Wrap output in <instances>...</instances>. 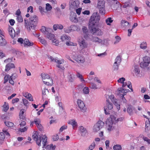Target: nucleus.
<instances>
[{"label":"nucleus","mask_w":150,"mask_h":150,"mask_svg":"<svg viewBox=\"0 0 150 150\" xmlns=\"http://www.w3.org/2000/svg\"><path fill=\"white\" fill-rule=\"evenodd\" d=\"M70 20L71 22L74 23H76L78 22V19L75 13L74 12H71L70 16Z\"/></svg>","instance_id":"18"},{"label":"nucleus","mask_w":150,"mask_h":150,"mask_svg":"<svg viewBox=\"0 0 150 150\" xmlns=\"http://www.w3.org/2000/svg\"><path fill=\"white\" fill-rule=\"evenodd\" d=\"M2 107V111L5 112H6L8 109V105L6 102L4 103Z\"/></svg>","instance_id":"42"},{"label":"nucleus","mask_w":150,"mask_h":150,"mask_svg":"<svg viewBox=\"0 0 150 150\" xmlns=\"http://www.w3.org/2000/svg\"><path fill=\"white\" fill-rule=\"evenodd\" d=\"M150 63V57L145 56L143 58V61L140 63V66L141 68H144L148 66Z\"/></svg>","instance_id":"10"},{"label":"nucleus","mask_w":150,"mask_h":150,"mask_svg":"<svg viewBox=\"0 0 150 150\" xmlns=\"http://www.w3.org/2000/svg\"><path fill=\"white\" fill-rule=\"evenodd\" d=\"M96 146V144L94 142L92 143L91 145L89 146L88 149L90 150H93L94 148Z\"/></svg>","instance_id":"52"},{"label":"nucleus","mask_w":150,"mask_h":150,"mask_svg":"<svg viewBox=\"0 0 150 150\" xmlns=\"http://www.w3.org/2000/svg\"><path fill=\"white\" fill-rule=\"evenodd\" d=\"M127 111L129 115H131L132 114V106H129L127 108Z\"/></svg>","instance_id":"43"},{"label":"nucleus","mask_w":150,"mask_h":150,"mask_svg":"<svg viewBox=\"0 0 150 150\" xmlns=\"http://www.w3.org/2000/svg\"><path fill=\"white\" fill-rule=\"evenodd\" d=\"M82 10V8H81L79 7L78 8H76V9H75V11L76 13L78 15H79L80 14Z\"/></svg>","instance_id":"56"},{"label":"nucleus","mask_w":150,"mask_h":150,"mask_svg":"<svg viewBox=\"0 0 150 150\" xmlns=\"http://www.w3.org/2000/svg\"><path fill=\"white\" fill-rule=\"evenodd\" d=\"M5 123L7 126L9 127H12L14 125L13 123L10 122H6Z\"/></svg>","instance_id":"49"},{"label":"nucleus","mask_w":150,"mask_h":150,"mask_svg":"<svg viewBox=\"0 0 150 150\" xmlns=\"http://www.w3.org/2000/svg\"><path fill=\"white\" fill-rule=\"evenodd\" d=\"M17 20L19 22H22L23 21V18L21 16H17Z\"/></svg>","instance_id":"58"},{"label":"nucleus","mask_w":150,"mask_h":150,"mask_svg":"<svg viewBox=\"0 0 150 150\" xmlns=\"http://www.w3.org/2000/svg\"><path fill=\"white\" fill-rule=\"evenodd\" d=\"M24 41L23 39L21 38H19L17 40L18 42L20 43L22 46H23Z\"/></svg>","instance_id":"55"},{"label":"nucleus","mask_w":150,"mask_h":150,"mask_svg":"<svg viewBox=\"0 0 150 150\" xmlns=\"http://www.w3.org/2000/svg\"><path fill=\"white\" fill-rule=\"evenodd\" d=\"M79 0L71 1L70 2L69 9L71 11H74L75 9L79 7Z\"/></svg>","instance_id":"9"},{"label":"nucleus","mask_w":150,"mask_h":150,"mask_svg":"<svg viewBox=\"0 0 150 150\" xmlns=\"http://www.w3.org/2000/svg\"><path fill=\"white\" fill-rule=\"evenodd\" d=\"M100 19V16L97 12L94 13L89 22V26L91 31L93 34L96 33L97 35H102L101 30L98 28L96 27V23Z\"/></svg>","instance_id":"1"},{"label":"nucleus","mask_w":150,"mask_h":150,"mask_svg":"<svg viewBox=\"0 0 150 150\" xmlns=\"http://www.w3.org/2000/svg\"><path fill=\"white\" fill-rule=\"evenodd\" d=\"M117 118L116 117V116L111 115L110 117L108 118V119L111 120V121L114 123H116L117 122Z\"/></svg>","instance_id":"32"},{"label":"nucleus","mask_w":150,"mask_h":150,"mask_svg":"<svg viewBox=\"0 0 150 150\" xmlns=\"http://www.w3.org/2000/svg\"><path fill=\"white\" fill-rule=\"evenodd\" d=\"M25 112V110L24 109H21V110L19 113V117L21 119H24L25 118V115L24 113Z\"/></svg>","instance_id":"36"},{"label":"nucleus","mask_w":150,"mask_h":150,"mask_svg":"<svg viewBox=\"0 0 150 150\" xmlns=\"http://www.w3.org/2000/svg\"><path fill=\"white\" fill-rule=\"evenodd\" d=\"M123 84L122 85V87H125L127 86L131 90V91H133V90L132 88V86L131 84V83L130 81H128L127 83L125 82L124 83V82H123V83H122Z\"/></svg>","instance_id":"28"},{"label":"nucleus","mask_w":150,"mask_h":150,"mask_svg":"<svg viewBox=\"0 0 150 150\" xmlns=\"http://www.w3.org/2000/svg\"><path fill=\"white\" fill-rule=\"evenodd\" d=\"M113 148L114 150H121L122 147L120 145L116 144L113 146Z\"/></svg>","instance_id":"41"},{"label":"nucleus","mask_w":150,"mask_h":150,"mask_svg":"<svg viewBox=\"0 0 150 150\" xmlns=\"http://www.w3.org/2000/svg\"><path fill=\"white\" fill-rule=\"evenodd\" d=\"M61 39L62 41H67L70 40V37L65 35H63L61 37Z\"/></svg>","instance_id":"33"},{"label":"nucleus","mask_w":150,"mask_h":150,"mask_svg":"<svg viewBox=\"0 0 150 150\" xmlns=\"http://www.w3.org/2000/svg\"><path fill=\"white\" fill-rule=\"evenodd\" d=\"M48 59H50L52 61L56 62L58 64L56 66L57 67L62 69H64V67L61 65V64H63L64 62V61L63 59H58L57 57L53 58L51 56H48Z\"/></svg>","instance_id":"5"},{"label":"nucleus","mask_w":150,"mask_h":150,"mask_svg":"<svg viewBox=\"0 0 150 150\" xmlns=\"http://www.w3.org/2000/svg\"><path fill=\"white\" fill-rule=\"evenodd\" d=\"M106 127L108 131H110L113 129V124L114 123L111 120L107 119L106 121Z\"/></svg>","instance_id":"14"},{"label":"nucleus","mask_w":150,"mask_h":150,"mask_svg":"<svg viewBox=\"0 0 150 150\" xmlns=\"http://www.w3.org/2000/svg\"><path fill=\"white\" fill-rule=\"evenodd\" d=\"M51 29L50 28H46L45 26H42L40 30L41 32L44 33L45 35L48 32H50Z\"/></svg>","instance_id":"30"},{"label":"nucleus","mask_w":150,"mask_h":150,"mask_svg":"<svg viewBox=\"0 0 150 150\" xmlns=\"http://www.w3.org/2000/svg\"><path fill=\"white\" fill-rule=\"evenodd\" d=\"M23 95L27 99H28L29 101H33V99L32 96L28 92L23 93Z\"/></svg>","instance_id":"23"},{"label":"nucleus","mask_w":150,"mask_h":150,"mask_svg":"<svg viewBox=\"0 0 150 150\" xmlns=\"http://www.w3.org/2000/svg\"><path fill=\"white\" fill-rule=\"evenodd\" d=\"M12 59L11 58H8L5 59L4 61V62L8 63L6 66L5 71H9L12 68H14L15 67L14 64L13 63H8L11 62L12 61Z\"/></svg>","instance_id":"11"},{"label":"nucleus","mask_w":150,"mask_h":150,"mask_svg":"<svg viewBox=\"0 0 150 150\" xmlns=\"http://www.w3.org/2000/svg\"><path fill=\"white\" fill-rule=\"evenodd\" d=\"M132 72L133 74H135L136 76L137 75L140 73V70L139 67L135 65L133 66L132 68Z\"/></svg>","instance_id":"16"},{"label":"nucleus","mask_w":150,"mask_h":150,"mask_svg":"<svg viewBox=\"0 0 150 150\" xmlns=\"http://www.w3.org/2000/svg\"><path fill=\"white\" fill-rule=\"evenodd\" d=\"M33 43L29 41L27 39H25L24 41V44L23 46L25 47H28L29 46H33Z\"/></svg>","instance_id":"21"},{"label":"nucleus","mask_w":150,"mask_h":150,"mask_svg":"<svg viewBox=\"0 0 150 150\" xmlns=\"http://www.w3.org/2000/svg\"><path fill=\"white\" fill-rule=\"evenodd\" d=\"M76 76L77 77L80 79L81 82L83 83L85 82L86 81L83 78V76L81 74H80L79 73H77Z\"/></svg>","instance_id":"39"},{"label":"nucleus","mask_w":150,"mask_h":150,"mask_svg":"<svg viewBox=\"0 0 150 150\" xmlns=\"http://www.w3.org/2000/svg\"><path fill=\"white\" fill-rule=\"evenodd\" d=\"M113 104L116 106L117 109L118 110L120 109V102L119 100L116 99L113 102Z\"/></svg>","instance_id":"29"},{"label":"nucleus","mask_w":150,"mask_h":150,"mask_svg":"<svg viewBox=\"0 0 150 150\" xmlns=\"http://www.w3.org/2000/svg\"><path fill=\"white\" fill-rule=\"evenodd\" d=\"M79 130L80 132L81 135L83 137H85L87 133V130L85 127L83 126H81L79 127Z\"/></svg>","instance_id":"17"},{"label":"nucleus","mask_w":150,"mask_h":150,"mask_svg":"<svg viewBox=\"0 0 150 150\" xmlns=\"http://www.w3.org/2000/svg\"><path fill=\"white\" fill-rule=\"evenodd\" d=\"M74 60L78 63H83L85 62V59L84 57L81 55H78L74 57Z\"/></svg>","instance_id":"15"},{"label":"nucleus","mask_w":150,"mask_h":150,"mask_svg":"<svg viewBox=\"0 0 150 150\" xmlns=\"http://www.w3.org/2000/svg\"><path fill=\"white\" fill-rule=\"evenodd\" d=\"M74 75L73 74H69L68 78L69 81L70 82H73L74 80Z\"/></svg>","instance_id":"37"},{"label":"nucleus","mask_w":150,"mask_h":150,"mask_svg":"<svg viewBox=\"0 0 150 150\" xmlns=\"http://www.w3.org/2000/svg\"><path fill=\"white\" fill-rule=\"evenodd\" d=\"M106 105L107 108L104 107V110L105 114L107 115L109 114V112L108 110H111L113 108V105L109 100L107 99L106 100Z\"/></svg>","instance_id":"12"},{"label":"nucleus","mask_w":150,"mask_h":150,"mask_svg":"<svg viewBox=\"0 0 150 150\" xmlns=\"http://www.w3.org/2000/svg\"><path fill=\"white\" fill-rule=\"evenodd\" d=\"M66 44L67 46H76L77 45V44L76 43H73L70 41H67L66 42Z\"/></svg>","instance_id":"47"},{"label":"nucleus","mask_w":150,"mask_h":150,"mask_svg":"<svg viewBox=\"0 0 150 150\" xmlns=\"http://www.w3.org/2000/svg\"><path fill=\"white\" fill-rule=\"evenodd\" d=\"M67 125H64L60 128L59 129V132H62L64 130L66 129L67 128Z\"/></svg>","instance_id":"64"},{"label":"nucleus","mask_w":150,"mask_h":150,"mask_svg":"<svg viewBox=\"0 0 150 150\" xmlns=\"http://www.w3.org/2000/svg\"><path fill=\"white\" fill-rule=\"evenodd\" d=\"M33 122H34L36 126L40 124V120L39 118H35L34 119Z\"/></svg>","instance_id":"48"},{"label":"nucleus","mask_w":150,"mask_h":150,"mask_svg":"<svg viewBox=\"0 0 150 150\" xmlns=\"http://www.w3.org/2000/svg\"><path fill=\"white\" fill-rule=\"evenodd\" d=\"M45 35L47 38L50 40L53 39L55 37L54 35L50 33L49 32H48Z\"/></svg>","instance_id":"34"},{"label":"nucleus","mask_w":150,"mask_h":150,"mask_svg":"<svg viewBox=\"0 0 150 150\" xmlns=\"http://www.w3.org/2000/svg\"><path fill=\"white\" fill-rule=\"evenodd\" d=\"M51 40L54 45H55L56 46L58 45L59 44V42L57 39L54 38Z\"/></svg>","instance_id":"51"},{"label":"nucleus","mask_w":150,"mask_h":150,"mask_svg":"<svg viewBox=\"0 0 150 150\" xmlns=\"http://www.w3.org/2000/svg\"><path fill=\"white\" fill-rule=\"evenodd\" d=\"M150 130V125H148L147 124H146L145 125V131L146 132H148Z\"/></svg>","instance_id":"62"},{"label":"nucleus","mask_w":150,"mask_h":150,"mask_svg":"<svg viewBox=\"0 0 150 150\" xmlns=\"http://www.w3.org/2000/svg\"><path fill=\"white\" fill-rule=\"evenodd\" d=\"M28 129V127H25L23 128H20L19 129L18 131L21 132H24L26 131Z\"/></svg>","instance_id":"63"},{"label":"nucleus","mask_w":150,"mask_h":150,"mask_svg":"<svg viewBox=\"0 0 150 150\" xmlns=\"http://www.w3.org/2000/svg\"><path fill=\"white\" fill-rule=\"evenodd\" d=\"M121 25L122 27L126 28L129 25V23L126 21L122 20L121 21Z\"/></svg>","instance_id":"31"},{"label":"nucleus","mask_w":150,"mask_h":150,"mask_svg":"<svg viewBox=\"0 0 150 150\" xmlns=\"http://www.w3.org/2000/svg\"><path fill=\"white\" fill-rule=\"evenodd\" d=\"M112 21L113 20H112V18L111 17L107 18L105 20V22L108 25H110V23H112Z\"/></svg>","instance_id":"44"},{"label":"nucleus","mask_w":150,"mask_h":150,"mask_svg":"<svg viewBox=\"0 0 150 150\" xmlns=\"http://www.w3.org/2000/svg\"><path fill=\"white\" fill-rule=\"evenodd\" d=\"M118 92V93L119 95H120V94L121 93H122L121 94V95H125L126 93V91L127 90L126 89H123V88H118L117 89Z\"/></svg>","instance_id":"27"},{"label":"nucleus","mask_w":150,"mask_h":150,"mask_svg":"<svg viewBox=\"0 0 150 150\" xmlns=\"http://www.w3.org/2000/svg\"><path fill=\"white\" fill-rule=\"evenodd\" d=\"M62 100V98L59 95H56L55 97V100L57 102H61Z\"/></svg>","instance_id":"53"},{"label":"nucleus","mask_w":150,"mask_h":150,"mask_svg":"<svg viewBox=\"0 0 150 150\" xmlns=\"http://www.w3.org/2000/svg\"><path fill=\"white\" fill-rule=\"evenodd\" d=\"M76 28V26L74 25H71L70 27L64 28V30L65 33H69L71 32L72 30H75Z\"/></svg>","instance_id":"19"},{"label":"nucleus","mask_w":150,"mask_h":150,"mask_svg":"<svg viewBox=\"0 0 150 150\" xmlns=\"http://www.w3.org/2000/svg\"><path fill=\"white\" fill-rule=\"evenodd\" d=\"M68 123L72 126L73 128L74 129L77 127V123L75 120L74 119L70 120L69 121Z\"/></svg>","instance_id":"22"},{"label":"nucleus","mask_w":150,"mask_h":150,"mask_svg":"<svg viewBox=\"0 0 150 150\" xmlns=\"http://www.w3.org/2000/svg\"><path fill=\"white\" fill-rule=\"evenodd\" d=\"M33 139L35 141L36 144L39 146H41V144L46 149L48 150H54L55 148V146L53 145L50 144L46 146L47 144V137L45 135L42 137L39 135L38 133L35 132L33 133L32 136Z\"/></svg>","instance_id":"2"},{"label":"nucleus","mask_w":150,"mask_h":150,"mask_svg":"<svg viewBox=\"0 0 150 150\" xmlns=\"http://www.w3.org/2000/svg\"><path fill=\"white\" fill-rule=\"evenodd\" d=\"M41 76L44 84L47 86H51L52 85L53 80L48 74H42Z\"/></svg>","instance_id":"4"},{"label":"nucleus","mask_w":150,"mask_h":150,"mask_svg":"<svg viewBox=\"0 0 150 150\" xmlns=\"http://www.w3.org/2000/svg\"><path fill=\"white\" fill-rule=\"evenodd\" d=\"M9 34L12 38H13L15 35V32L14 30L11 27H9L8 28Z\"/></svg>","instance_id":"25"},{"label":"nucleus","mask_w":150,"mask_h":150,"mask_svg":"<svg viewBox=\"0 0 150 150\" xmlns=\"http://www.w3.org/2000/svg\"><path fill=\"white\" fill-rule=\"evenodd\" d=\"M40 42L44 45H46L47 44V42L44 39L39 38Z\"/></svg>","instance_id":"59"},{"label":"nucleus","mask_w":150,"mask_h":150,"mask_svg":"<svg viewBox=\"0 0 150 150\" xmlns=\"http://www.w3.org/2000/svg\"><path fill=\"white\" fill-rule=\"evenodd\" d=\"M79 45L81 49V52L84 54L85 51L84 49L87 48L88 47L87 42L85 40L82 39L79 41Z\"/></svg>","instance_id":"7"},{"label":"nucleus","mask_w":150,"mask_h":150,"mask_svg":"<svg viewBox=\"0 0 150 150\" xmlns=\"http://www.w3.org/2000/svg\"><path fill=\"white\" fill-rule=\"evenodd\" d=\"M147 47V44L146 42H143L140 45V48L141 49L145 50Z\"/></svg>","instance_id":"38"},{"label":"nucleus","mask_w":150,"mask_h":150,"mask_svg":"<svg viewBox=\"0 0 150 150\" xmlns=\"http://www.w3.org/2000/svg\"><path fill=\"white\" fill-rule=\"evenodd\" d=\"M112 4H120L119 2L117 0H110ZM105 0H98L97 7L99 9V12L102 14H104L105 13Z\"/></svg>","instance_id":"3"},{"label":"nucleus","mask_w":150,"mask_h":150,"mask_svg":"<svg viewBox=\"0 0 150 150\" xmlns=\"http://www.w3.org/2000/svg\"><path fill=\"white\" fill-rule=\"evenodd\" d=\"M7 43V42L5 39L3 38L2 35H0V46H5Z\"/></svg>","instance_id":"26"},{"label":"nucleus","mask_w":150,"mask_h":150,"mask_svg":"<svg viewBox=\"0 0 150 150\" xmlns=\"http://www.w3.org/2000/svg\"><path fill=\"white\" fill-rule=\"evenodd\" d=\"M91 40L94 42L97 43H102V40L98 37L94 36H92L90 38Z\"/></svg>","instance_id":"20"},{"label":"nucleus","mask_w":150,"mask_h":150,"mask_svg":"<svg viewBox=\"0 0 150 150\" xmlns=\"http://www.w3.org/2000/svg\"><path fill=\"white\" fill-rule=\"evenodd\" d=\"M78 106L80 111L83 112L86 111V108L83 102L81 100L78 99L77 100Z\"/></svg>","instance_id":"13"},{"label":"nucleus","mask_w":150,"mask_h":150,"mask_svg":"<svg viewBox=\"0 0 150 150\" xmlns=\"http://www.w3.org/2000/svg\"><path fill=\"white\" fill-rule=\"evenodd\" d=\"M63 28V27L61 24H55L53 26V28L54 30H56L57 29L61 30Z\"/></svg>","instance_id":"35"},{"label":"nucleus","mask_w":150,"mask_h":150,"mask_svg":"<svg viewBox=\"0 0 150 150\" xmlns=\"http://www.w3.org/2000/svg\"><path fill=\"white\" fill-rule=\"evenodd\" d=\"M90 87L91 88L93 89H97L98 88L96 85L93 83H91Z\"/></svg>","instance_id":"50"},{"label":"nucleus","mask_w":150,"mask_h":150,"mask_svg":"<svg viewBox=\"0 0 150 150\" xmlns=\"http://www.w3.org/2000/svg\"><path fill=\"white\" fill-rule=\"evenodd\" d=\"M121 62V58L120 56H117L116 58L115 62L117 63V64H120Z\"/></svg>","instance_id":"46"},{"label":"nucleus","mask_w":150,"mask_h":150,"mask_svg":"<svg viewBox=\"0 0 150 150\" xmlns=\"http://www.w3.org/2000/svg\"><path fill=\"white\" fill-rule=\"evenodd\" d=\"M42 98H43L47 97L49 94V91L48 90L44 88L42 89Z\"/></svg>","instance_id":"24"},{"label":"nucleus","mask_w":150,"mask_h":150,"mask_svg":"<svg viewBox=\"0 0 150 150\" xmlns=\"http://www.w3.org/2000/svg\"><path fill=\"white\" fill-rule=\"evenodd\" d=\"M52 7L51 5L49 3H47L46 4V11H50L52 9Z\"/></svg>","instance_id":"45"},{"label":"nucleus","mask_w":150,"mask_h":150,"mask_svg":"<svg viewBox=\"0 0 150 150\" xmlns=\"http://www.w3.org/2000/svg\"><path fill=\"white\" fill-rule=\"evenodd\" d=\"M116 40L115 41L114 44H116L119 42L121 40L120 37L118 36L115 37Z\"/></svg>","instance_id":"60"},{"label":"nucleus","mask_w":150,"mask_h":150,"mask_svg":"<svg viewBox=\"0 0 150 150\" xmlns=\"http://www.w3.org/2000/svg\"><path fill=\"white\" fill-rule=\"evenodd\" d=\"M82 30L83 33L86 34V35H84V37L86 38L88 36L86 34L88 32V30L86 27L83 26L82 28Z\"/></svg>","instance_id":"40"},{"label":"nucleus","mask_w":150,"mask_h":150,"mask_svg":"<svg viewBox=\"0 0 150 150\" xmlns=\"http://www.w3.org/2000/svg\"><path fill=\"white\" fill-rule=\"evenodd\" d=\"M121 99V102H123L124 103H126L127 102V100L124 97V96L122 95L120 97Z\"/></svg>","instance_id":"57"},{"label":"nucleus","mask_w":150,"mask_h":150,"mask_svg":"<svg viewBox=\"0 0 150 150\" xmlns=\"http://www.w3.org/2000/svg\"><path fill=\"white\" fill-rule=\"evenodd\" d=\"M30 25H31V28L34 29L38 23V17L35 15L31 16L30 17Z\"/></svg>","instance_id":"8"},{"label":"nucleus","mask_w":150,"mask_h":150,"mask_svg":"<svg viewBox=\"0 0 150 150\" xmlns=\"http://www.w3.org/2000/svg\"><path fill=\"white\" fill-rule=\"evenodd\" d=\"M104 123L103 121L99 120L93 126V132H97L104 127Z\"/></svg>","instance_id":"6"},{"label":"nucleus","mask_w":150,"mask_h":150,"mask_svg":"<svg viewBox=\"0 0 150 150\" xmlns=\"http://www.w3.org/2000/svg\"><path fill=\"white\" fill-rule=\"evenodd\" d=\"M83 93L85 94H88L89 92V88L87 87H85L83 89Z\"/></svg>","instance_id":"54"},{"label":"nucleus","mask_w":150,"mask_h":150,"mask_svg":"<svg viewBox=\"0 0 150 150\" xmlns=\"http://www.w3.org/2000/svg\"><path fill=\"white\" fill-rule=\"evenodd\" d=\"M119 65L120 64H118L114 62L113 67L115 70H117L118 69Z\"/></svg>","instance_id":"61"}]
</instances>
